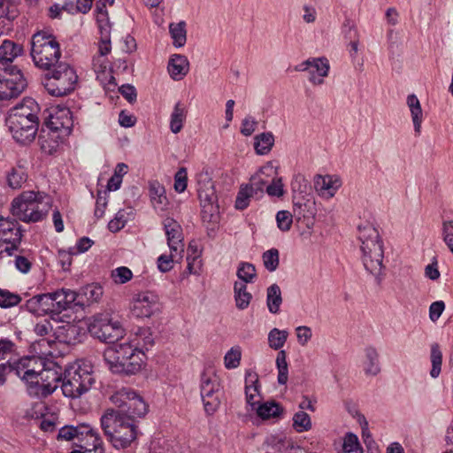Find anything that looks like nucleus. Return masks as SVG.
Listing matches in <instances>:
<instances>
[{
    "label": "nucleus",
    "mask_w": 453,
    "mask_h": 453,
    "mask_svg": "<svg viewBox=\"0 0 453 453\" xmlns=\"http://www.w3.org/2000/svg\"><path fill=\"white\" fill-rule=\"evenodd\" d=\"M0 81V100L17 97L25 89L27 83L19 69L5 71Z\"/></svg>",
    "instance_id": "nucleus-16"
},
{
    "label": "nucleus",
    "mask_w": 453,
    "mask_h": 453,
    "mask_svg": "<svg viewBox=\"0 0 453 453\" xmlns=\"http://www.w3.org/2000/svg\"><path fill=\"white\" fill-rule=\"evenodd\" d=\"M93 65L95 72L97 75V80L101 83H105L104 74L111 71V69L108 68V63L106 59L103 57H96L93 60Z\"/></svg>",
    "instance_id": "nucleus-55"
},
{
    "label": "nucleus",
    "mask_w": 453,
    "mask_h": 453,
    "mask_svg": "<svg viewBox=\"0 0 453 453\" xmlns=\"http://www.w3.org/2000/svg\"><path fill=\"white\" fill-rule=\"evenodd\" d=\"M163 227L169 250L174 253L184 252V236L180 223L173 218H166L163 220Z\"/></svg>",
    "instance_id": "nucleus-19"
},
{
    "label": "nucleus",
    "mask_w": 453,
    "mask_h": 453,
    "mask_svg": "<svg viewBox=\"0 0 453 453\" xmlns=\"http://www.w3.org/2000/svg\"><path fill=\"white\" fill-rule=\"evenodd\" d=\"M188 185L187 168L180 167L174 175V190L182 193L186 190Z\"/></svg>",
    "instance_id": "nucleus-57"
},
{
    "label": "nucleus",
    "mask_w": 453,
    "mask_h": 453,
    "mask_svg": "<svg viewBox=\"0 0 453 453\" xmlns=\"http://www.w3.org/2000/svg\"><path fill=\"white\" fill-rule=\"evenodd\" d=\"M188 111L180 102L175 104L170 117V129L173 134L180 133L186 121Z\"/></svg>",
    "instance_id": "nucleus-33"
},
{
    "label": "nucleus",
    "mask_w": 453,
    "mask_h": 453,
    "mask_svg": "<svg viewBox=\"0 0 453 453\" xmlns=\"http://www.w3.org/2000/svg\"><path fill=\"white\" fill-rule=\"evenodd\" d=\"M254 195L256 194L252 191L251 187H248L246 185L241 188L236 197L235 207L238 210H244L249 205L250 198L252 197Z\"/></svg>",
    "instance_id": "nucleus-52"
},
{
    "label": "nucleus",
    "mask_w": 453,
    "mask_h": 453,
    "mask_svg": "<svg viewBox=\"0 0 453 453\" xmlns=\"http://www.w3.org/2000/svg\"><path fill=\"white\" fill-rule=\"evenodd\" d=\"M220 382L212 371H204L201 374L200 395L207 414L212 415L221 403Z\"/></svg>",
    "instance_id": "nucleus-13"
},
{
    "label": "nucleus",
    "mask_w": 453,
    "mask_h": 453,
    "mask_svg": "<svg viewBox=\"0 0 453 453\" xmlns=\"http://www.w3.org/2000/svg\"><path fill=\"white\" fill-rule=\"evenodd\" d=\"M22 48L10 40H4L0 45V72L16 71L13 60L21 54Z\"/></svg>",
    "instance_id": "nucleus-20"
},
{
    "label": "nucleus",
    "mask_w": 453,
    "mask_h": 453,
    "mask_svg": "<svg viewBox=\"0 0 453 453\" xmlns=\"http://www.w3.org/2000/svg\"><path fill=\"white\" fill-rule=\"evenodd\" d=\"M39 111L38 104L30 97L23 99L10 111L6 124L17 142L27 143L33 141L38 129Z\"/></svg>",
    "instance_id": "nucleus-1"
},
{
    "label": "nucleus",
    "mask_w": 453,
    "mask_h": 453,
    "mask_svg": "<svg viewBox=\"0 0 453 453\" xmlns=\"http://www.w3.org/2000/svg\"><path fill=\"white\" fill-rule=\"evenodd\" d=\"M18 16L17 5L12 0H0V18L9 20Z\"/></svg>",
    "instance_id": "nucleus-53"
},
{
    "label": "nucleus",
    "mask_w": 453,
    "mask_h": 453,
    "mask_svg": "<svg viewBox=\"0 0 453 453\" xmlns=\"http://www.w3.org/2000/svg\"><path fill=\"white\" fill-rule=\"evenodd\" d=\"M184 252L174 253L173 250H170V254H162L158 257L157 264V268L161 273H167L173 267L174 262H180L183 257Z\"/></svg>",
    "instance_id": "nucleus-38"
},
{
    "label": "nucleus",
    "mask_w": 453,
    "mask_h": 453,
    "mask_svg": "<svg viewBox=\"0 0 453 453\" xmlns=\"http://www.w3.org/2000/svg\"><path fill=\"white\" fill-rule=\"evenodd\" d=\"M406 103L411 111L415 133L418 134L420 133L421 124L423 122V111L420 102L414 94H411L407 96Z\"/></svg>",
    "instance_id": "nucleus-32"
},
{
    "label": "nucleus",
    "mask_w": 453,
    "mask_h": 453,
    "mask_svg": "<svg viewBox=\"0 0 453 453\" xmlns=\"http://www.w3.org/2000/svg\"><path fill=\"white\" fill-rule=\"evenodd\" d=\"M149 195L154 208L163 209V207L166 205L167 197L165 195V188L159 181H149Z\"/></svg>",
    "instance_id": "nucleus-31"
},
{
    "label": "nucleus",
    "mask_w": 453,
    "mask_h": 453,
    "mask_svg": "<svg viewBox=\"0 0 453 453\" xmlns=\"http://www.w3.org/2000/svg\"><path fill=\"white\" fill-rule=\"evenodd\" d=\"M442 238L449 250L453 253V220L443 222Z\"/></svg>",
    "instance_id": "nucleus-61"
},
{
    "label": "nucleus",
    "mask_w": 453,
    "mask_h": 453,
    "mask_svg": "<svg viewBox=\"0 0 453 453\" xmlns=\"http://www.w3.org/2000/svg\"><path fill=\"white\" fill-rule=\"evenodd\" d=\"M266 192L270 196H282L284 189L281 178L273 179L272 183L266 187Z\"/></svg>",
    "instance_id": "nucleus-63"
},
{
    "label": "nucleus",
    "mask_w": 453,
    "mask_h": 453,
    "mask_svg": "<svg viewBox=\"0 0 453 453\" xmlns=\"http://www.w3.org/2000/svg\"><path fill=\"white\" fill-rule=\"evenodd\" d=\"M169 33L173 39V43L176 48H180L185 45L187 41V31L184 21L171 23L169 25Z\"/></svg>",
    "instance_id": "nucleus-36"
},
{
    "label": "nucleus",
    "mask_w": 453,
    "mask_h": 453,
    "mask_svg": "<svg viewBox=\"0 0 453 453\" xmlns=\"http://www.w3.org/2000/svg\"><path fill=\"white\" fill-rule=\"evenodd\" d=\"M237 276L242 280L241 283L252 282L257 276L256 268L250 263H241L237 270Z\"/></svg>",
    "instance_id": "nucleus-49"
},
{
    "label": "nucleus",
    "mask_w": 453,
    "mask_h": 453,
    "mask_svg": "<svg viewBox=\"0 0 453 453\" xmlns=\"http://www.w3.org/2000/svg\"><path fill=\"white\" fill-rule=\"evenodd\" d=\"M297 342L301 346H306L312 337L311 327L299 326L296 328Z\"/></svg>",
    "instance_id": "nucleus-62"
},
{
    "label": "nucleus",
    "mask_w": 453,
    "mask_h": 453,
    "mask_svg": "<svg viewBox=\"0 0 453 453\" xmlns=\"http://www.w3.org/2000/svg\"><path fill=\"white\" fill-rule=\"evenodd\" d=\"M104 361L114 373L127 375L140 372L145 363V354L131 342H117L104 352Z\"/></svg>",
    "instance_id": "nucleus-2"
},
{
    "label": "nucleus",
    "mask_w": 453,
    "mask_h": 453,
    "mask_svg": "<svg viewBox=\"0 0 453 453\" xmlns=\"http://www.w3.org/2000/svg\"><path fill=\"white\" fill-rule=\"evenodd\" d=\"M31 56L36 66L49 70L61 56L59 43L51 34L38 32L32 38Z\"/></svg>",
    "instance_id": "nucleus-7"
},
{
    "label": "nucleus",
    "mask_w": 453,
    "mask_h": 453,
    "mask_svg": "<svg viewBox=\"0 0 453 453\" xmlns=\"http://www.w3.org/2000/svg\"><path fill=\"white\" fill-rule=\"evenodd\" d=\"M94 381L92 369L88 365L74 363L65 371L63 394L71 398L80 397L89 390Z\"/></svg>",
    "instance_id": "nucleus-8"
},
{
    "label": "nucleus",
    "mask_w": 453,
    "mask_h": 453,
    "mask_svg": "<svg viewBox=\"0 0 453 453\" xmlns=\"http://www.w3.org/2000/svg\"><path fill=\"white\" fill-rule=\"evenodd\" d=\"M12 372L25 380L28 388L33 384H38V380H35L38 379L39 372L43 370V365H46L45 358L38 356L25 357L18 361H12Z\"/></svg>",
    "instance_id": "nucleus-14"
},
{
    "label": "nucleus",
    "mask_w": 453,
    "mask_h": 453,
    "mask_svg": "<svg viewBox=\"0 0 453 453\" xmlns=\"http://www.w3.org/2000/svg\"><path fill=\"white\" fill-rule=\"evenodd\" d=\"M67 136L62 135L53 129L42 130L39 135V144L41 150L46 154H53L56 152Z\"/></svg>",
    "instance_id": "nucleus-24"
},
{
    "label": "nucleus",
    "mask_w": 453,
    "mask_h": 453,
    "mask_svg": "<svg viewBox=\"0 0 453 453\" xmlns=\"http://www.w3.org/2000/svg\"><path fill=\"white\" fill-rule=\"evenodd\" d=\"M330 65L326 58H312V65L309 70V81L313 86H321L328 76Z\"/></svg>",
    "instance_id": "nucleus-23"
},
{
    "label": "nucleus",
    "mask_w": 453,
    "mask_h": 453,
    "mask_svg": "<svg viewBox=\"0 0 453 453\" xmlns=\"http://www.w3.org/2000/svg\"><path fill=\"white\" fill-rule=\"evenodd\" d=\"M288 332L278 328L272 329L268 334V344L270 348L277 350L281 349L287 342Z\"/></svg>",
    "instance_id": "nucleus-42"
},
{
    "label": "nucleus",
    "mask_w": 453,
    "mask_h": 453,
    "mask_svg": "<svg viewBox=\"0 0 453 453\" xmlns=\"http://www.w3.org/2000/svg\"><path fill=\"white\" fill-rule=\"evenodd\" d=\"M276 222L278 228L282 232L290 230L293 223V216L288 211H280L276 214Z\"/></svg>",
    "instance_id": "nucleus-54"
},
{
    "label": "nucleus",
    "mask_w": 453,
    "mask_h": 453,
    "mask_svg": "<svg viewBox=\"0 0 453 453\" xmlns=\"http://www.w3.org/2000/svg\"><path fill=\"white\" fill-rule=\"evenodd\" d=\"M274 144V137L272 133H262L255 137L254 148L258 155L268 154Z\"/></svg>",
    "instance_id": "nucleus-37"
},
{
    "label": "nucleus",
    "mask_w": 453,
    "mask_h": 453,
    "mask_svg": "<svg viewBox=\"0 0 453 453\" xmlns=\"http://www.w3.org/2000/svg\"><path fill=\"white\" fill-rule=\"evenodd\" d=\"M128 342L137 346L141 350L142 349H148L153 344V338L149 328H140L135 334L134 338L128 341Z\"/></svg>",
    "instance_id": "nucleus-39"
},
{
    "label": "nucleus",
    "mask_w": 453,
    "mask_h": 453,
    "mask_svg": "<svg viewBox=\"0 0 453 453\" xmlns=\"http://www.w3.org/2000/svg\"><path fill=\"white\" fill-rule=\"evenodd\" d=\"M26 162L19 160L7 175L8 185L14 189L20 188L27 180Z\"/></svg>",
    "instance_id": "nucleus-29"
},
{
    "label": "nucleus",
    "mask_w": 453,
    "mask_h": 453,
    "mask_svg": "<svg viewBox=\"0 0 453 453\" xmlns=\"http://www.w3.org/2000/svg\"><path fill=\"white\" fill-rule=\"evenodd\" d=\"M96 22L101 35H106V33L111 32V24L104 4H97L96 6Z\"/></svg>",
    "instance_id": "nucleus-45"
},
{
    "label": "nucleus",
    "mask_w": 453,
    "mask_h": 453,
    "mask_svg": "<svg viewBox=\"0 0 453 453\" xmlns=\"http://www.w3.org/2000/svg\"><path fill=\"white\" fill-rule=\"evenodd\" d=\"M158 310V296L152 292H140L134 295L132 299L131 311L136 318H150Z\"/></svg>",
    "instance_id": "nucleus-15"
},
{
    "label": "nucleus",
    "mask_w": 453,
    "mask_h": 453,
    "mask_svg": "<svg viewBox=\"0 0 453 453\" xmlns=\"http://www.w3.org/2000/svg\"><path fill=\"white\" fill-rule=\"evenodd\" d=\"M19 295L7 289L0 288V307L8 309L18 305L21 302Z\"/></svg>",
    "instance_id": "nucleus-48"
},
{
    "label": "nucleus",
    "mask_w": 453,
    "mask_h": 453,
    "mask_svg": "<svg viewBox=\"0 0 453 453\" xmlns=\"http://www.w3.org/2000/svg\"><path fill=\"white\" fill-rule=\"evenodd\" d=\"M363 369L368 376H376L380 372V355L375 347L364 349Z\"/></svg>",
    "instance_id": "nucleus-27"
},
{
    "label": "nucleus",
    "mask_w": 453,
    "mask_h": 453,
    "mask_svg": "<svg viewBox=\"0 0 453 453\" xmlns=\"http://www.w3.org/2000/svg\"><path fill=\"white\" fill-rule=\"evenodd\" d=\"M80 334L81 328L74 324H66L59 329V336H62L67 344H75L79 341Z\"/></svg>",
    "instance_id": "nucleus-43"
},
{
    "label": "nucleus",
    "mask_w": 453,
    "mask_h": 453,
    "mask_svg": "<svg viewBox=\"0 0 453 453\" xmlns=\"http://www.w3.org/2000/svg\"><path fill=\"white\" fill-rule=\"evenodd\" d=\"M51 206V198L44 192L24 191L12 203V213L24 222L42 220Z\"/></svg>",
    "instance_id": "nucleus-6"
},
{
    "label": "nucleus",
    "mask_w": 453,
    "mask_h": 453,
    "mask_svg": "<svg viewBox=\"0 0 453 453\" xmlns=\"http://www.w3.org/2000/svg\"><path fill=\"white\" fill-rule=\"evenodd\" d=\"M358 238L361 242V259L367 272L378 278L383 269V243L378 230L371 224L358 226Z\"/></svg>",
    "instance_id": "nucleus-4"
},
{
    "label": "nucleus",
    "mask_w": 453,
    "mask_h": 453,
    "mask_svg": "<svg viewBox=\"0 0 453 453\" xmlns=\"http://www.w3.org/2000/svg\"><path fill=\"white\" fill-rule=\"evenodd\" d=\"M78 76L67 63H59L47 74L45 88L54 96H63L74 90Z\"/></svg>",
    "instance_id": "nucleus-9"
},
{
    "label": "nucleus",
    "mask_w": 453,
    "mask_h": 453,
    "mask_svg": "<svg viewBox=\"0 0 453 453\" xmlns=\"http://www.w3.org/2000/svg\"><path fill=\"white\" fill-rule=\"evenodd\" d=\"M445 310V303L443 301H436L429 306V319L431 321L435 322L439 319L443 311Z\"/></svg>",
    "instance_id": "nucleus-64"
},
{
    "label": "nucleus",
    "mask_w": 453,
    "mask_h": 453,
    "mask_svg": "<svg viewBox=\"0 0 453 453\" xmlns=\"http://www.w3.org/2000/svg\"><path fill=\"white\" fill-rule=\"evenodd\" d=\"M31 348L33 351L38 356L42 357H45L47 356H51L52 352L51 342L46 338H41L40 340H36L31 344Z\"/></svg>",
    "instance_id": "nucleus-51"
},
{
    "label": "nucleus",
    "mask_w": 453,
    "mask_h": 453,
    "mask_svg": "<svg viewBox=\"0 0 453 453\" xmlns=\"http://www.w3.org/2000/svg\"><path fill=\"white\" fill-rule=\"evenodd\" d=\"M100 421L104 435L115 449H127L137 438L135 421L114 409L106 410Z\"/></svg>",
    "instance_id": "nucleus-3"
},
{
    "label": "nucleus",
    "mask_w": 453,
    "mask_h": 453,
    "mask_svg": "<svg viewBox=\"0 0 453 453\" xmlns=\"http://www.w3.org/2000/svg\"><path fill=\"white\" fill-rule=\"evenodd\" d=\"M245 382V395L247 403L251 406H255L260 401L257 375L251 372H247Z\"/></svg>",
    "instance_id": "nucleus-30"
},
{
    "label": "nucleus",
    "mask_w": 453,
    "mask_h": 453,
    "mask_svg": "<svg viewBox=\"0 0 453 453\" xmlns=\"http://www.w3.org/2000/svg\"><path fill=\"white\" fill-rule=\"evenodd\" d=\"M312 424L309 414L299 411L293 417V428L297 433L308 432L311 429Z\"/></svg>",
    "instance_id": "nucleus-40"
},
{
    "label": "nucleus",
    "mask_w": 453,
    "mask_h": 453,
    "mask_svg": "<svg viewBox=\"0 0 453 453\" xmlns=\"http://www.w3.org/2000/svg\"><path fill=\"white\" fill-rule=\"evenodd\" d=\"M59 379L57 371L43 365V370L39 372L38 379L35 380H38V384H33L32 387L27 388L28 392L38 397H46L57 389Z\"/></svg>",
    "instance_id": "nucleus-17"
},
{
    "label": "nucleus",
    "mask_w": 453,
    "mask_h": 453,
    "mask_svg": "<svg viewBox=\"0 0 453 453\" xmlns=\"http://www.w3.org/2000/svg\"><path fill=\"white\" fill-rule=\"evenodd\" d=\"M234 291L236 307L240 310L246 309L252 299V295L247 290V285L236 281L234 286Z\"/></svg>",
    "instance_id": "nucleus-34"
},
{
    "label": "nucleus",
    "mask_w": 453,
    "mask_h": 453,
    "mask_svg": "<svg viewBox=\"0 0 453 453\" xmlns=\"http://www.w3.org/2000/svg\"><path fill=\"white\" fill-rule=\"evenodd\" d=\"M14 345L11 341L0 340V384L5 381V375L12 372V358L13 356Z\"/></svg>",
    "instance_id": "nucleus-26"
},
{
    "label": "nucleus",
    "mask_w": 453,
    "mask_h": 453,
    "mask_svg": "<svg viewBox=\"0 0 453 453\" xmlns=\"http://www.w3.org/2000/svg\"><path fill=\"white\" fill-rule=\"evenodd\" d=\"M282 303L281 291L277 284H273L267 288L266 303L270 312L276 314L280 311Z\"/></svg>",
    "instance_id": "nucleus-35"
},
{
    "label": "nucleus",
    "mask_w": 453,
    "mask_h": 453,
    "mask_svg": "<svg viewBox=\"0 0 453 453\" xmlns=\"http://www.w3.org/2000/svg\"><path fill=\"white\" fill-rule=\"evenodd\" d=\"M103 296V288L99 285L91 284L82 288L79 292V306H88L98 302Z\"/></svg>",
    "instance_id": "nucleus-28"
},
{
    "label": "nucleus",
    "mask_w": 453,
    "mask_h": 453,
    "mask_svg": "<svg viewBox=\"0 0 453 453\" xmlns=\"http://www.w3.org/2000/svg\"><path fill=\"white\" fill-rule=\"evenodd\" d=\"M133 278L132 271L127 266H119L111 272V279L117 285H123Z\"/></svg>",
    "instance_id": "nucleus-46"
},
{
    "label": "nucleus",
    "mask_w": 453,
    "mask_h": 453,
    "mask_svg": "<svg viewBox=\"0 0 453 453\" xmlns=\"http://www.w3.org/2000/svg\"><path fill=\"white\" fill-rule=\"evenodd\" d=\"M276 366L278 369V382L281 385H285L288 379V367L287 353L283 349L280 350L277 354Z\"/></svg>",
    "instance_id": "nucleus-41"
},
{
    "label": "nucleus",
    "mask_w": 453,
    "mask_h": 453,
    "mask_svg": "<svg viewBox=\"0 0 453 453\" xmlns=\"http://www.w3.org/2000/svg\"><path fill=\"white\" fill-rule=\"evenodd\" d=\"M263 263L266 270L274 272L280 264V255L277 249H271L263 253Z\"/></svg>",
    "instance_id": "nucleus-47"
},
{
    "label": "nucleus",
    "mask_w": 453,
    "mask_h": 453,
    "mask_svg": "<svg viewBox=\"0 0 453 453\" xmlns=\"http://www.w3.org/2000/svg\"><path fill=\"white\" fill-rule=\"evenodd\" d=\"M49 294L52 299V308L54 311L68 309L65 303L64 288Z\"/></svg>",
    "instance_id": "nucleus-58"
},
{
    "label": "nucleus",
    "mask_w": 453,
    "mask_h": 453,
    "mask_svg": "<svg viewBox=\"0 0 453 453\" xmlns=\"http://www.w3.org/2000/svg\"><path fill=\"white\" fill-rule=\"evenodd\" d=\"M198 197L202 207V218L204 221L213 222L217 219L219 206L214 185L207 173L197 176Z\"/></svg>",
    "instance_id": "nucleus-12"
},
{
    "label": "nucleus",
    "mask_w": 453,
    "mask_h": 453,
    "mask_svg": "<svg viewBox=\"0 0 453 453\" xmlns=\"http://www.w3.org/2000/svg\"><path fill=\"white\" fill-rule=\"evenodd\" d=\"M342 186L341 179L336 175H319L315 178L314 187L318 194L324 198H332Z\"/></svg>",
    "instance_id": "nucleus-21"
},
{
    "label": "nucleus",
    "mask_w": 453,
    "mask_h": 453,
    "mask_svg": "<svg viewBox=\"0 0 453 453\" xmlns=\"http://www.w3.org/2000/svg\"><path fill=\"white\" fill-rule=\"evenodd\" d=\"M442 361V354L440 350V348L437 344H434L431 348V363L432 369L430 371V375L432 378H437L441 372Z\"/></svg>",
    "instance_id": "nucleus-50"
},
{
    "label": "nucleus",
    "mask_w": 453,
    "mask_h": 453,
    "mask_svg": "<svg viewBox=\"0 0 453 453\" xmlns=\"http://www.w3.org/2000/svg\"><path fill=\"white\" fill-rule=\"evenodd\" d=\"M241 350L232 348L224 357L225 366L228 369L236 368L240 365Z\"/></svg>",
    "instance_id": "nucleus-59"
},
{
    "label": "nucleus",
    "mask_w": 453,
    "mask_h": 453,
    "mask_svg": "<svg viewBox=\"0 0 453 453\" xmlns=\"http://www.w3.org/2000/svg\"><path fill=\"white\" fill-rule=\"evenodd\" d=\"M168 73L174 81H181L189 72V61L181 54H173L168 61Z\"/></svg>",
    "instance_id": "nucleus-25"
},
{
    "label": "nucleus",
    "mask_w": 453,
    "mask_h": 453,
    "mask_svg": "<svg viewBox=\"0 0 453 453\" xmlns=\"http://www.w3.org/2000/svg\"><path fill=\"white\" fill-rule=\"evenodd\" d=\"M88 332L92 336L104 342H115L124 335L122 324L108 315L99 314L93 317L88 325Z\"/></svg>",
    "instance_id": "nucleus-11"
},
{
    "label": "nucleus",
    "mask_w": 453,
    "mask_h": 453,
    "mask_svg": "<svg viewBox=\"0 0 453 453\" xmlns=\"http://www.w3.org/2000/svg\"><path fill=\"white\" fill-rule=\"evenodd\" d=\"M51 300L49 293L36 295L28 299L23 308L34 315L43 316L54 312Z\"/></svg>",
    "instance_id": "nucleus-22"
},
{
    "label": "nucleus",
    "mask_w": 453,
    "mask_h": 453,
    "mask_svg": "<svg viewBox=\"0 0 453 453\" xmlns=\"http://www.w3.org/2000/svg\"><path fill=\"white\" fill-rule=\"evenodd\" d=\"M127 221V212L120 210L117 212L115 218L109 222L108 228L113 233L118 232L125 226Z\"/></svg>",
    "instance_id": "nucleus-60"
},
{
    "label": "nucleus",
    "mask_w": 453,
    "mask_h": 453,
    "mask_svg": "<svg viewBox=\"0 0 453 453\" xmlns=\"http://www.w3.org/2000/svg\"><path fill=\"white\" fill-rule=\"evenodd\" d=\"M282 412L281 407L275 403H265L257 409V415L263 419L277 418Z\"/></svg>",
    "instance_id": "nucleus-44"
},
{
    "label": "nucleus",
    "mask_w": 453,
    "mask_h": 453,
    "mask_svg": "<svg viewBox=\"0 0 453 453\" xmlns=\"http://www.w3.org/2000/svg\"><path fill=\"white\" fill-rule=\"evenodd\" d=\"M342 449L347 453L360 451L361 447L357 436L352 433H348L344 437Z\"/></svg>",
    "instance_id": "nucleus-56"
},
{
    "label": "nucleus",
    "mask_w": 453,
    "mask_h": 453,
    "mask_svg": "<svg viewBox=\"0 0 453 453\" xmlns=\"http://www.w3.org/2000/svg\"><path fill=\"white\" fill-rule=\"evenodd\" d=\"M22 233L19 223L9 218L0 219V259L4 255L9 257L14 256V265L17 270L23 273L30 271L32 262L28 255L22 254L19 251V246L21 242Z\"/></svg>",
    "instance_id": "nucleus-5"
},
{
    "label": "nucleus",
    "mask_w": 453,
    "mask_h": 453,
    "mask_svg": "<svg viewBox=\"0 0 453 453\" xmlns=\"http://www.w3.org/2000/svg\"><path fill=\"white\" fill-rule=\"evenodd\" d=\"M110 399L118 408L115 411L123 413V416L128 417L134 421L136 418H142L147 413V404L142 397L133 389L123 388L115 392Z\"/></svg>",
    "instance_id": "nucleus-10"
},
{
    "label": "nucleus",
    "mask_w": 453,
    "mask_h": 453,
    "mask_svg": "<svg viewBox=\"0 0 453 453\" xmlns=\"http://www.w3.org/2000/svg\"><path fill=\"white\" fill-rule=\"evenodd\" d=\"M47 127L68 136L73 127V115L69 108L59 106L52 109L46 122Z\"/></svg>",
    "instance_id": "nucleus-18"
}]
</instances>
